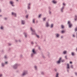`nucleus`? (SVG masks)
<instances>
[{
  "mask_svg": "<svg viewBox=\"0 0 77 77\" xmlns=\"http://www.w3.org/2000/svg\"><path fill=\"white\" fill-rule=\"evenodd\" d=\"M18 66V64H15L12 67L14 69H17Z\"/></svg>",
  "mask_w": 77,
  "mask_h": 77,
  "instance_id": "nucleus-3",
  "label": "nucleus"
},
{
  "mask_svg": "<svg viewBox=\"0 0 77 77\" xmlns=\"http://www.w3.org/2000/svg\"><path fill=\"white\" fill-rule=\"evenodd\" d=\"M2 15H0V17H2Z\"/></svg>",
  "mask_w": 77,
  "mask_h": 77,
  "instance_id": "nucleus-62",
  "label": "nucleus"
},
{
  "mask_svg": "<svg viewBox=\"0 0 77 77\" xmlns=\"http://www.w3.org/2000/svg\"><path fill=\"white\" fill-rule=\"evenodd\" d=\"M4 20H7V19H8V18L7 17H5L4 18Z\"/></svg>",
  "mask_w": 77,
  "mask_h": 77,
  "instance_id": "nucleus-35",
  "label": "nucleus"
},
{
  "mask_svg": "<svg viewBox=\"0 0 77 77\" xmlns=\"http://www.w3.org/2000/svg\"><path fill=\"white\" fill-rule=\"evenodd\" d=\"M42 57H43V58H45V57H44V55H42Z\"/></svg>",
  "mask_w": 77,
  "mask_h": 77,
  "instance_id": "nucleus-47",
  "label": "nucleus"
},
{
  "mask_svg": "<svg viewBox=\"0 0 77 77\" xmlns=\"http://www.w3.org/2000/svg\"><path fill=\"white\" fill-rule=\"evenodd\" d=\"M36 36H37V37L38 38H39V35H38L37 34H36Z\"/></svg>",
  "mask_w": 77,
  "mask_h": 77,
  "instance_id": "nucleus-34",
  "label": "nucleus"
},
{
  "mask_svg": "<svg viewBox=\"0 0 77 77\" xmlns=\"http://www.w3.org/2000/svg\"><path fill=\"white\" fill-rule=\"evenodd\" d=\"M75 75L77 76V73L75 72Z\"/></svg>",
  "mask_w": 77,
  "mask_h": 77,
  "instance_id": "nucleus-45",
  "label": "nucleus"
},
{
  "mask_svg": "<svg viewBox=\"0 0 77 77\" xmlns=\"http://www.w3.org/2000/svg\"><path fill=\"white\" fill-rule=\"evenodd\" d=\"M30 30L32 32V35H35L36 34V32L35 31V29H32V28L31 27H30Z\"/></svg>",
  "mask_w": 77,
  "mask_h": 77,
  "instance_id": "nucleus-4",
  "label": "nucleus"
},
{
  "mask_svg": "<svg viewBox=\"0 0 77 77\" xmlns=\"http://www.w3.org/2000/svg\"><path fill=\"white\" fill-rule=\"evenodd\" d=\"M65 60H62V57H60L59 59V60L57 62V64H59L60 63V62H64Z\"/></svg>",
  "mask_w": 77,
  "mask_h": 77,
  "instance_id": "nucleus-1",
  "label": "nucleus"
},
{
  "mask_svg": "<svg viewBox=\"0 0 77 77\" xmlns=\"http://www.w3.org/2000/svg\"><path fill=\"white\" fill-rule=\"evenodd\" d=\"M77 18H75V21H77Z\"/></svg>",
  "mask_w": 77,
  "mask_h": 77,
  "instance_id": "nucleus-42",
  "label": "nucleus"
},
{
  "mask_svg": "<svg viewBox=\"0 0 77 77\" xmlns=\"http://www.w3.org/2000/svg\"><path fill=\"white\" fill-rule=\"evenodd\" d=\"M75 51H77V48L76 49H75Z\"/></svg>",
  "mask_w": 77,
  "mask_h": 77,
  "instance_id": "nucleus-61",
  "label": "nucleus"
},
{
  "mask_svg": "<svg viewBox=\"0 0 77 77\" xmlns=\"http://www.w3.org/2000/svg\"><path fill=\"white\" fill-rule=\"evenodd\" d=\"M63 5L65 6V4L64 3H63Z\"/></svg>",
  "mask_w": 77,
  "mask_h": 77,
  "instance_id": "nucleus-55",
  "label": "nucleus"
},
{
  "mask_svg": "<svg viewBox=\"0 0 77 77\" xmlns=\"http://www.w3.org/2000/svg\"><path fill=\"white\" fill-rule=\"evenodd\" d=\"M35 54H34L33 53H32L31 54V57H32L34 56Z\"/></svg>",
  "mask_w": 77,
  "mask_h": 77,
  "instance_id": "nucleus-14",
  "label": "nucleus"
},
{
  "mask_svg": "<svg viewBox=\"0 0 77 77\" xmlns=\"http://www.w3.org/2000/svg\"><path fill=\"white\" fill-rule=\"evenodd\" d=\"M66 52L67 51H63V54H66Z\"/></svg>",
  "mask_w": 77,
  "mask_h": 77,
  "instance_id": "nucleus-17",
  "label": "nucleus"
},
{
  "mask_svg": "<svg viewBox=\"0 0 77 77\" xmlns=\"http://www.w3.org/2000/svg\"><path fill=\"white\" fill-rule=\"evenodd\" d=\"M65 59H68V58H67V56H65Z\"/></svg>",
  "mask_w": 77,
  "mask_h": 77,
  "instance_id": "nucleus-37",
  "label": "nucleus"
},
{
  "mask_svg": "<svg viewBox=\"0 0 77 77\" xmlns=\"http://www.w3.org/2000/svg\"><path fill=\"white\" fill-rule=\"evenodd\" d=\"M12 15H16V13L12 12Z\"/></svg>",
  "mask_w": 77,
  "mask_h": 77,
  "instance_id": "nucleus-20",
  "label": "nucleus"
},
{
  "mask_svg": "<svg viewBox=\"0 0 77 77\" xmlns=\"http://www.w3.org/2000/svg\"><path fill=\"white\" fill-rule=\"evenodd\" d=\"M61 38L62 39V38H63V36H61Z\"/></svg>",
  "mask_w": 77,
  "mask_h": 77,
  "instance_id": "nucleus-53",
  "label": "nucleus"
},
{
  "mask_svg": "<svg viewBox=\"0 0 77 77\" xmlns=\"http://www.w3.org/2000/svg\"><path fill=\"white\" fill-rule=\"evenodd\" d=\"M32 22L33 23H35V19H32Z\"/></svg>",
  "mask_w": 77,
  "mask_h": 77,
  "instance_id": "nucleus-33",
  "label": "nucleus"
},
{
  "mask_svg": "<svg viewBox=\"0 0 77 77\" xmlns=\"http://www.w3.org/2000/svg\"><path fill=\"white\" fill-rule=\"evenodd\" d=\"M10 4H11V6H14V5H13V3H14V2H13L12 1H10Z\"/></svg>",
  "mask_w": 77,
  "mask_h": 77,
  "instance_id": "nucleus-12",
  "label": "nucleus"
},
{
  "mask_svg": "<svg viewBox=\"0 0 77 77\" xmlns=\"http://www.w3.org/2000/svg\"><path fill=\"white\" fill-rule=\"evenodd\" d=\"M3 28H4V27L2 26H1L0 27V29L1 30H3Z\"/></svg>",
  "mask_w": 77,
  "mask_h": 77,
  "instance_id": "nucleus-23",
  "label": "nucleus"
},
{
  "mask_svg": "<svg viewBox=\"0 0 77 77\" xmlns=\"http://www.w3.org/2000/svg\"><path fill=\"white\" fill-rule=\"evenodd\" d=\"M61 27L62 29H63V28H64V26L63 25H61Z\"/></svg>",
  "mask_w": 77,
  "mask_h": 77,
  "instance_id": "nucleus-32",
  "label": "nucleus"
},
{
  "mask_svg": "<svg viewBox=\"0 0 77 77\" xmlns=\"http://www.w3.org/2000/svg\"><path fill=\"white\" fill-rule=\"evenodd\" d=\"M48 57L49 58H50V52H48V55H47Z\"/></svg>",
  "mask_w": 77,
  "mask_h": 77,
  "instance_id": "nucleus-13",
  "label": "nucleus"
},
{
  "mask_svg": "<svg viewBox=\"0 0 77 77\" xmlns=\"http://www.w3.org/2000/svg\"><path fill=\"white\" fill-rule=\"evenodd\" d=\"M52 3L55 4V3H57V2L55 0H53L52 1Z\"/></svg>",
  "mask_w": 77,
  "mask_h": 77,
  "instance_id": "nucleus-15",
  "label": "nucleus"
},
{
  "mask_svg": "<svg viewBox=\"0 0 77 77\" xmlns=\"http://www.w3.org/2000/svg\"><path fill=\"white\" fill-rule=\"evenodd\" d=\"M28 74V71L27 70H24L22 73V74L21 75H22V76H24L25 75H26Z\"/></svg>",
  "mask_w": 77,
  "mask_h": 77,
  "instance_id": "nucleus-2",
  "label": "nucleus"
},
{
  "mask_svg": "<svg viewBox=\"0 0 77 77\" xmlns=\"http://www.w3.org/2000/svg\"><path fill=\"white\" fill-rule=\"evenodd\" d=\"M49 14H51V11H49Z\"/></svg>",
  "mask_w": 77,
  "mask_h": 77,
  "instance_id": "nucleus-60",
  "label": "nucleus"
},
{
  "mask_svg": "<svg viewBox=\"0 0 77 77\" xmlns=\"http://www.w3.org/2000/svg\"><path fill=\"white\" fill-rule=\"evenodd\" d=\"M5 63H6V64H8V62H5Z\"/></svg>",
  "mask_w": 77,
  "mask_h": 77,
  "instance_id": "nucleus-49",
  "label": "nucleus"
},
{
  "mask_svg": "<svg viewBox=\"0 0 77 77\" xmlns=\"http://www.w3.org/2000/svg\"><path fill=\"white\" fill-rule=\"evenodd\" d=\"M20 57H23V55H20Z\"/></svg>",
  "mask_w": 77,
  "mask_h": 77,
  "instance_id": "nucleus-52",
  "label": "nucleus"
},
{
  "mask_svg": "<svg viewBox=\"0 0 77 77\" xmlns=\"http://www.w3.org/2000/svg\"><path fill=\"white\" fill-rule=\"evenodd\" d=\"M41 74H42V75H44V72H41Z\"/></svg>",
  "mask_w": 77,
  "mask_h": 77,
  "instance_id": "nucleus-27",
  "label": "nucleus"
},
{
  "mask_svg": "<svg viewBox=\"0 0 77 77\" xmlns=\"http://www.w3.org/2000/svg\"><path fill=\"white\" fill-rule=\"evenodd\" d=\"M31 44H34V43H33V42H31Z\"/></svg>",
  "mask_w": 77,
  "mask_h": 77,
  "instance_id": "nucleus-38",
  "label": "nucleus"
},
{
  "mask_svg": "<svg viewBox=\"0 0 77 77\" xmlns=\"http://www.w3.org/2000/svg\"><path fill=\"white\" fill-rule=\"evenodd\" d=\"M5 65V63H1V66L2 68H3V67H4Z\"/></svg>",
  "mask_w": 77,
  "mask_h": 77,
  "instance_id": "nucleus-7",
  "label": "nucleus"
},
{
  "mask_svg": "<svg viewBox=\"0 0 77 77\" xmlns=\"http://www.w3.org/2000/svg\"><path fill=\"white\" fill-rule=\"evenodd\" d=\"M2 74H0V77H2Z\"/></svg>",
  "mask_w": 77,
  "mask_h": 77,
  "instance_id": "nucleus-44",
  "label": "nucleus"
},
{
  "mask_svg": "<svg viewBox=\"0 0 77 77\" xmlns=\"http://www.w3.org/2000/svg\"><path fill=\"white\" fill-rule=\"evenodd\" d=\"M68 24L69 25V28H71V27H72V24L71 23V22H69V21H68Z\"/></svg>",
  "mask_w": 77,
  "mask_h": 77,
  "instance_id": "nucleus-5",
  "label": "nucleus"
},
{
  "mask_svg": "<svg viewBox=\"0 0 77 77\" xmlns=\"http://www.w3.org/2000/svg\"><path fill=\"white\" fill-rule=\"evenodd\" d=\"M46 18L45 17H44L42 19H43V21H45V20H46Z\"/></svg>",
  "mask_w": 77,
  "mask_h": 77,
  "instance_id": "nucleus-22",
  "label": "nucleus"
},
{
  "mask_svg": "<svg viewBox=\"0 0 77 77\" xmlns=\"http://www.w3.org/2000/svg\"><path fill=\"white\" fill-rule=\"evenodd\" d=\"M24 36H25L26 38H27V33H24Z\"/></svg>",
  "mask_w": 77,
  "mask_h": 77,
  "instance_id": "nucleus-18",
  "label": "nucleus"
},
{
  "mask_svg": "<svg viewBox=\"0 0 77 77\" xmlns=\"http://www.w3.org/2000/svg\"><path fill=\"white\" fill-rule=\"evenodd\" d=\"M2 12V10L0 9V12Z\"/></svg>",
  "mask_w": 77,
  "mask_h": 77,
  "instance_id": "nucleus-57",
  "label": "nucleus"
},
{
  "mask_svg": "<svg viewBox=\"0 0 77 77\" xmlns=\"http://www.w3.org/2000/svg\"><path fill=\"white\" fill-rule=\"evenodd\" d=\"M16 42H18V41H17V40H15Z\"/></svg>",
  "mask_w": 77,
  "mask_h": 77,
  "instance_id": "nucleus-63",
  "label": "nucleus"
},
{
  "mask_svg": "<svg viewBox=\"0 0 77 77\" xmlns=\"http://www.w3.org/2000/svg\"><path fill=\"white\" fill-rule=\"evenodd\" d=\"M65 32V31L64 30H62L61 31L62 33H64Z\"/></svg>",
  "mask_w": 77,
  "mask_h": 77,
  "instance_id": "nucleus-26",
  "label": "nucleus"
},
{
  "mask_svg": "<svg viewBox=\"0 0 77 77\" xmlns=\"http://www.w3.org/2000/svg\"><path fill=\"white\" fill-rule=\"evenodd\" d=\"M34 68L35 69V70H37V67L36 66H34Z\"/></svg>",
  "mask_w": 77,
  "mask_h": 77,
  "instance_id": "nucleus-21",
  "label": "nucleus"
},
{
  "mask_svg": "<svg viewBox=\"0 0 77 77\" xmlns=\"http://www.w3.org/2000/svg\"><path fill=\"white\" fill-rule=\"evenodd\" d=\"M49 9H50V10H51V8H50V7H49Z\"/></svg>",
  "mask_w": 77,
  "mask_h": 77,
  "instance_id": "nucleus-54",
  "label": "nucleus"
},
{
  "mask_svg": "<svg viewBox=\"0 0 77 77\" xmlns=\"http://www.w3.org/2000/svg\"><path fill=\"white\" fill-rule=\"evenodd\" d=\"M55 35L57 38H59V36H60V34L58 33H56L55 34Z\"/></svg>",
  "mask_w": 77,
  "mask_h": 77,
  "instance_id": "nucleus-8",
  "label": "nucleus"
},
{
  "mask_svg": "<svg viewBox=\"0 0 77 77\" xmlns=\"http://www.w3.org/2000/svg\"><path fill=\"white\" fill-rule=\"evenodd\" d=\"M27 7H30V3H29L27 4Z\"/></svg>",
  "mask_w": 77,
  "mask_h": 77,
  "instance_id": "nucleus-25",
  "label": "nucleus"
},
{
  "mask_svg": "<svg viewBox=\"0 0 77 77\" xmlns=\"http://www.w3.org/2000/svg\"><path fill=\"white\" fill-rule=\"evenodd\" d=\"M8 45H9V46H11V44L9 43H8Z\"/></svg>",
  "mask_w": 77,
  "mask_h": 77,
  "instance_id": "nucleus-31",
  "label": "nucleus"
},
{
  "mask_svg": "<svg viewBox=\"0 0 77 77\" xmlns=\"http://www.w3.org/2000/svg\"><path fill=\"white\" fill-rule=\"evenodd\" d=\"M25 12H27V11H25Z\"/></svg>",
  "mask_w": 77,
  "mask_h": 77,
  "instance_id": "nucleus-64",
  "label": "nucleus"
},
{
  "mask_svg": "<svg viewBox=\"0 0 77 77\" xmlns=\"http://www.w3.org/2000/svg\"><path fill=\"white\" fill-rule=\"evenodd\" d=\"M58 75H59V73H57L56 77H59V76H58Z\"/></svg>",
  "mask_w": 77,
  "mask_h": 77,
  "instance_id": "nucleus-24",
  "label": "nucleus"
},
{
  "mask_svg": "<svg viewBox=\"0 0 77 77\" xmlns=\"http://www.w3.org/2000/svg\"><path fill=\"white\" fill-rule=\"evenodd\" d=\"M41 14H40V15H39V18H41Z\"/></svg>",
  "mask_w": 77,
  "mask_h": 77,
  "instance_id": "nucleus-41",
  "label": "nucleus"
},
{
  "mask_svg": "<svg viewBox=\"0 0 77 77\" xmlns=\"http://www.w3.org/2000/svg\"><path fill=\"white\" fill-rule=\"evenodd\" d=\"M70 63H71V64L72 63V62H71V61L70 62Z\"/></svg>",
  "mask_w": 77,
  "mask_h": 77,
  "instance_id": "nucleus-56",
  "label": "nucleus"
},
{
  "mask_svg": "<svg viewBox=\"0 0 77 77\" xmlns=\"http://www.w3.org/2000/svg\"><path fill=\"white\" fill-rule=\"evenodd\" d=\"M32 52L33 53H34V54H36V52H35L34 49H33L32 50Z\"/></svg>",
  "mask_w": 77,
  "mask_h": 77,
  "instance_id": "nucleus-10",
  "label": "nucleus"
},
{
  "mask_svg": "<svg viewBox=\"0 0 77 77\" xmlns=\"http://www.w3.org/2000/svg\"><path fill=\"white\" fill-rule=\"evenodd\" d=\"M38 48H39V49H40V50H41V48L40 47H38Z\"/></svg>",
  "mask_w": 77,
  "mask_h": 77,
  "instance_id": "nucleus-48",
  "label": "nucleus"
},
{
  "mask_svg": "<svg viewBox=\"0 0 77 77\" xmlns=\"http://www.w3.org/2000/svg\"><path fill=\"white\" fill-rule=\"evenodd\" d=\"M50 25L49 24V23H48V22H46L45 24V26H46V27H48Z\"/></svg>",
  "mask_w": 77,
  "mask_h": 77,
  "instance_id": "nucleus-6",
  "label": "nucleus"
},
{
  "mask_svg": "<svg viewBox=\"0 0 77 77\" xmlns=\"http://www.w3.org/2000/svg\"><path fill=\"white\" fill-rule=\"evenodd\" d=\"M26 18H28V15H27L26 17Z\"/></svg>",
  "mask_w": 77,
  "mask_h": 77,
  "instance_id": "nucleus-43",
  "label": "nucleus"
},
{
  "mask_svg": "<svg viewBox=\"0 0 77 77\" xmlns=\"http://www.w3.org/2000/svg\"><path fill=\"white\" fill-rule=\"evenodd\" d=\"M53 24H51V28H53Z\"/></svg>",
  "mask_w": 77,
  "mask_h": 77,
  "instance_id": "nucleus-28",
  "label": "nucleus"
},
{
  "mask_svg": "<svg viewBox=\"0 0 77 77\" xmlns=\"http://www.w3.org/2000/svg\"><path fill=\"white\" fill-rule=\"evenodd\" d=\"M71 54L72 56L74 55V53L73 52H72Z\"/></svg>",
  "mask_w": 77,
  "mask_h": 77,
  "instance_id": "nucleus-30",
  "label": "nucleus"
},
{
  "mask_svg": "<svg viewBox=\"0 0 77 77\" xmlns=\"http://www.w3.org/2000/svg\"><path fill=\"white\" fill-rule=\"evenodd\" d=\"M71 68H72V69H73V68H74L73 67V65H71Z\"/></svg>",
  "mask_w": 77,
  "mask_h": 77,
  "instance_id": "nucleus-36",
  "label": "nucleus"
},
{
  "mask_svg": "<svg viewBox=\"0 0 77 77\" xmlns=\"http://www.w3.org/2000/svg\"><path fill=\"white\" fill-rule=\"evenodd\" d=\"M73 37H75V35L74 34L73 35Z\"/></svg>",
  "mask_w": 77,
  "mask_h": 77,
  "instance_id": "nucleus-46",
  "label": "nucleus"
},
{
  "mask_svg": "<svg viewBox=\"0 0 77 77\" xmlns=\"http://www.w3.org/2000/svg\"><path fill=\"white\" fill-rule=\"evenodd\" d=\"M67 72H69V70H68V69H67Z\"/></svg>",
  "mask_w": 77,
  "mask_h": 77,
  "instance_id": "nucleus-59",
  "label": "nucleus"
},
{
  "mask_svg": "<svg viewBox=\"0 0 77 77\" xmlns=\"http://www.w3.org/2000/svg\"><path fill=\"white\" fill-rule=\"evenodd\" d=\"M15 17H17V14L16 13V15H14Z\"/></svg>",
  "mask_w": 77,
  "mask_h": 77,
  "instance_id": "nucleus-39",
  "label": "nucleus"
},
{
  "mask_svg": "<svg viewBox=\"0 0 77 77\" xmlns=\"http://www.w3.org/2000/svg\"><path fill=\"white\" fill-rule=\"evenodd\" d=\"M2 53H4V50H2Z\"/></svg>",
  "mask_w": 77,
  "mask_h": 77,
  "instance_id": "nucleus-50",
  "label": "nucleus"
},
{
  "mask_svg": "<svg viewBox=\"0 0 77 77\" xmlns=\"http://www.w3.org/2000/svg\"><path fill=\"white\" fill-rule=\"evenodd\" d=\"M67 69H69V65L68 64H67Z\"/></svg>",
  "mask_w": 77,
  "mask_h": 77,
  "instance_id": "nucleus-19",
  "label": "nucleus"
},
{
  "mask_svg": "<svg viewBox=\"0 0 77 77\" xmlns=\"http://www.w3.org/2000/svg\"><path fill=\"white\" fill-rule=\"evenodd\" d=\"M19 42H21V40H19Z\"/></svg>",
  "mask_w": 77,
  "mask_h": 77,
  "instance_id": "nucleus-51",
  "label": "nucleus"
},
{
  "mask_svg": "<svg viewBox=\"0 0 77 77\" xmlns=\"http://www.w3.org/2000/svg\"><path fill=\"white\" fill-rule=\"evenodd\" d=\"M75 17L76 18H77V16H75Z\"/></svg>",
  "mask_w": 77,
  "mask_h": 77,
  "instance_id": "nucleus-58",
  "label": "nucleus"
},
{
  "mask_svg": "<svg viewBox=\"0 0 77 77\" xmlns=\"http://www.w3.org/2000/svg\"><path fill=\"white\" fill-rule=\"evenodd\" d=\"M27 9L30 10V7H27Z\"/></svg>",
  "mask_w": 77,
  "mask_h": 77,
  "instance_id": "nucleus-29",
  "label": "nucleus"
},
{
  "mask_svg": "<svg viewBox=\"0 0 77 77\" xmlns=\"http://www.w3.org/2000/svg\"><path fill=\"white\" fill-rule=\"evenodd\" d=\"M21 22L22 24L24 25L25 24V21L22 20H21Z\"/></svg>",
  "mask_w": 77,
  "mask_h": 77,
  "instance_id": "nucleus-9",
  "label": "nucleus"
},
{
  "mask_svg": "<svg viewBox=\"0 0 77 77\" xmlns=\"http://www.w3.org/2000/svg\"><path fill=\"white\" fill-rule=\"evenodd\" d=\"M64 9V7L63 6L61 9V12H63V9Z\"/></svg>",
  "mask_w": 77,
  "mask_h": 77,
  "instance_id": "nucleus-11",
  "label": "nucleus"
},
{
  "mask_svg": "<svg viewBox=\"0 0 77 77\" xmlns=\"http://www.w3.org/2000/svg\"><path fill=\"white\" fill-rule=\"evenodd\" d=\"M4 58L5 59H6L8 58V57L7 55H5L4 56Z\"/></svg>",
  "mask_w": 77,
  "mask_h": 77,
  "instance_id": "nucleus-16",
  "label": "nucleus"
},
{
  "mask_svg": "<svg viewBox=\"0 0 77 77\" xmlns=\"http://www.w3.org/2000/svg\"><path fill=\"white\" fill-rule=\"evenodd\" d=\"M75 31H77V27H76V28H75Z\"/></svg>",
  "mask_w": 77,
  "mask_h": 77,
  "instance_id": "nucleus-40",
  "label": "nucleus"
}]
</instances>
